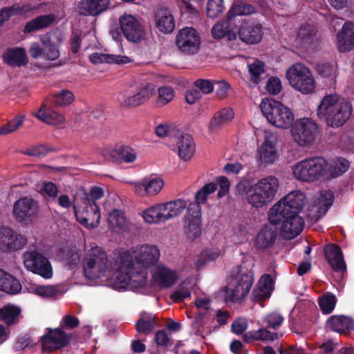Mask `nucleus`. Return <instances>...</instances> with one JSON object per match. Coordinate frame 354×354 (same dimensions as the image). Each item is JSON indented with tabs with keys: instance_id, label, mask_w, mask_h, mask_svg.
Returning <instances> with one entry per match:
<instances>
[{
	"instance_id": "nucleus-1",
	"label": "nucleus",
	"mask_w": 354,
	"mask_h": 354,
	"mask_svg": "<svg viewBox=\"0 0 354 354\" xmlns=\"http://www.w3.org/2000/svg\"><path fill=\"white\" fill-rule=\"evenodd\" d=\"M160 251L156 245H144L134 252V257L128 252L120 255L117 280L122 284L142 288L147 284V269L158 261Z\"/></svg>"
},
{
	"instance_id": "nucleus-2",
	"label": "nucleus",
	"mask_w": 354,
	"mask_h": 354,
	"mask_svg": "<svg viewBox=\"0 0 354 354\" xmlns=\"http://www.w3.org/2000/svg\"><path fill=\"white\" fill-rule=\"evenodd\" d=\"M353 106L350 102L339 99L336 94L326 95L321 100L317 115L328 127L337 128L343 126L350 118Z\"/></svg>"
},
{
	"instance_id": "nucleus-3",
	"label": "nucleus",
	"mask_w": 354,
	"mask_h": 354,
	"mask_svg": "<svg viewBox=\"0 0 354 354\" xmlns=\"http://www.w3.org/2000/svg\"><path fill=\"white\" fill-rule=\"evenodd\" d=\"M104 190L102 187H93L89 192L85 191L81 194V203L83 211L78 210L77 205H73L74 214L77 221L88 229L96 227L100 221V207L96 201L102 198Z\"/></svg>"
},
{
	"instance_id": "nucleus-4",
	"label": "nucleus",
	"mask_w": 354,
	"mask_h": 354,
	"mask_svg": "<svg viewBox=\"0 0 354 354\" xmlns=\"http://www.w3.org/2000/svg\"><path fill=\"white\" fill-rule=\"evenodd\" d=\"M279 180L272 176L259 179L246 193L248 204L257 209L268 205L275 198L279 189Z\"/></svg>"
},
{
	"instance_id": "nucleus-5",
	"label": "nucleus",
	"mask_w": 354,
	"mask_h": 354,
	"mask_svg": "<svg viewBox=\"0 0 354 354\" xmlns=\"http://www.w3.org/2000/svg\"><path fill=\"white\" fill-rule=\"evenodd\" d=\"M229 287L224 288L226 301L236 303L248 295L253 284L252 272L243 266H238L231 272Z\"/></svg>"
},
{
	"instance_id": "nucleus-6",
	"label": "nucleus",
	"mask_w": 354,
	"mask_h": 354,
	"mask_svg": "<svg viewBox=\"0 0 354 354\" xmlns=\"http://www.w3.org/2000/svg\"><path fill=\"white\" fill-rule=\"evenodd\" d=\"M305 195L299 190L288 194L270 209L268 220L270 224H276L286 214H299L305 205Z\"/></svg>"
},
{
	"instance_id": "nucleus-7",
	"label": "nucleus",
	"mask_w": 354,
	"mask_h": 354,
	"mask_svg": "<svg viewBox=\"0 0 354 354\" xmlns=\"http://www.w3.org/2000/svg\"><path fill=\"white\" fill-rule=\"evenodd\" d=\"M260 108L268 121L276 127L286 129L293 123L294 115L292 111L279 101L263 100Z\"/></svg>"
},
{
	"instance_id": "nucleus-8",
	"label": "nucleus",
	"mask_w": 354,
	"mask_h": 354,
	"mask_svg": "<svg viewBox=\"0 0 354 354\" xmlns=\"http://www.w3.org/2000/svg\"><path fill=\"white\" fill-rule=\"evenodd\" d=\"M327 167L328 163L324 158L316 156L297 162L292 167V173L296 179L313 182L326 174Z\"/></svg>"
},
{
	"instance_id": "nucleus-9",
	"label": "nucleus",
	"mask_w": 354,
	"mask_h": 354,
	"mask_svg": "<svg viewBox=\"0 0 354 354\" xmlns=\"http://www.w3.org/2000/svg\"><path fill=\"white\" fill-rule=\"evenodd\" d=\"M286 77L290 86L303 94L313 93L315 82L308 68L301 64H295L286 71Z\"/></svg>"
},
{
	"instance_id": "nucleus-10",
	"label": "nucleus",
	"mask_w": 354,
	"mask_h": 354,
	"mask_svg": "<svg viewBox=\"0 0 354 354\" xmlns=\"http://www.w3.org/2000/svg\"><path fill=\"white\" fill-rule=\"evenodd\" d=\"M108 268L105 252L99 247L92 248L84 258V272L86 278L95 279L104 275Z\"/></svg>"
},
{
	"instance_id": "nucleus-11",
	"label": "nucleus",
	"mask_w": 354,
	"mask_h": 354,
	"mask_svg": "<svg viewBox=\"0 0 354 354\" xmlns=\"http://www.w3.org/2000/svg\"><path fill=\"white\" fill-rule=\"evenodd\" d=\"M319 133L318 124L311 118H303L297 120L291 129L293 140L301 147L311 145Z\"/></svg>"
},
{
	"instance_id": "nucleus-12",
	"label": "nucleus",
	"mask_w": 354,
	"mask_h": 354,
	"mask_svg": "<svg viewBox=\"0 0 354 354\" xmlns=\"http://www.w3.org/2000/svg\"><path fill=\"white\" fill-rule=\"evenodd\" d=\"M24 264L28 270L45 279H50L53 276V268L49 260L38 251L25 253Z\"/></svg>"
},
{
	"instance_id": "nucleus-13",
	"label": "nucleus",
	"mask_w": 354,
	"mask_h": 354,
	"mask_svg": "<svg viewBox=\"0 0 354 354\" xmlns=\"http://www.w3.org/2000/svg\"><path fill=\"white\" fill-rule=\"evenodd\" d=\"M176 44L185 54H196L201 45L199 33L192 27H185L178 31L176 37Z\"/></svg>"
},
{
	"instance_id": "nucleus-14",
	"label": "nucleus",
	"mask_w": 354,
	"mask_h": 354,
	"mask_svg": "<svg viewBox=\"0 0 354 354\" xmlns=\"http://www.w3.org/2000/svg\"><path fill=\"white\" fill-rule=\"evenodd\" d=\"M120 30L129 41L140 43L144 39L145 30L140 21L132 15L124 14L119 19Z\"/></svg>"
},
{
	"instance_id": "nucleus-15",
	"label": "nucleus",
	"mask_w": 354,
	"mask_h": 354,
	"mask_svg": "<svg viewBox=\"0 0 354 354\" xmlns=\"http://www.w3.org/2000/svg\"><path fill=\"white\" fill-rule=\"evenodd\" d=\"M187 225L185 233L187 237L194 241L201 235V207L191 202L187 207Z\"/></svg>"
},
{
	"instance_id": "nucleus-16",
	"label": "nucleus",
	"mask_w": 354,
	"mask_h": 354,
	"mask_svg": "<svg viewBox=\"0 0 354 354\" xmlns=\"http://www.w3.org/2000/svg\"><path fill=\"white\" fill-rule=\"evenodd\" d=\"M40 341L43 351L51 353L67 346L69 337L60 328L49 329Z\"/></svg>"
},
{
	"instance_id": "nucleus-17",
	"label": "nucleus",
	"mask_w": 354,
	"mask_h": 354,
	"mask_svg": "<svg viewBox=\"0 0 354 354\" xmlns=\"http://www.w3.org/2000/svg\"><path fill=\"white\" fill-rule=\"evenodd\" d=\"M273 225H281L279 227L284 236L288 239H293L299 235L303 230L304 225V219L299 214H290L284 215L279 222Z\"/></svg>"
},
{
	"instance_id": "nucleus-18",
	"label": "nucleus",
	"mask_w": 354,
	"mask_h": 354,
	"mask_svg": "<svg viewBox=\"0 0 354 354\" xmlns=\"http://www.w3.org/2000/svg\"><path fill=\"white\" fill-rule=\"evenodd\" d=\"M37 211V202L26 196L17 200L13 207V214L19 222L30 221Z\"/></svg>"
},
{
	"instance_id": "nucleus-19",
	"label": "nucleus",
	"mask_w": 354,
	"mask_h": 354,
	"mask_svg": "<svg viewBox=\"0 0 354 354\" xmlns=\"http://www.w3.org/2000/svg\"><path fill=\"white\" fill-rule=\"evenodd\" d=\"M102 154L107 160L116 163H131L136 159L135 150L127 145H121L113 149H105L103 150Z\"/></svg>"
},
{
	"instance_id": "nucleus-20",
	"label": "nucleus",
	"mask_w": 354,
	"mask_h": 354,
	"mask_svg": "<svg viewBox=\"0 0 354 354\" xmlns=\"http://www.w3.org/2000/svg\"><path fill=\"white\" fill-rule=\"evenodd\" d=\"M324 257L335 272H345L346 263L341 248L337 244H328L324 249Z\"/></svg>"
},
{
	"instance_id": "nucleus-21",
	"label": "nucleus",
	"mask_w": 354,
	"mask_h": 354,
	"mask_svg": "<svg viewBox=\"0 0 354 354\" xmlns=\"http://www.w3.org/2000/svg\"><path fill=\"white\" fill-rule=\"evenodd\" d=\"M263 37V28L259 24L245 22L239 28V37L248 44H256Z\"/></svg>"
},
{
	"instance_id": "nucleus-22",
	"label": "nucleus",
	"mask_w": 354,
	"mask_h": 354,
	"mask_svg": "<svg viewBox=\"0 0 354 354\" xmlns=\"http://www.w3.org/2000/svg\"><path fill=\"white\" fill-rule=\"evenodd\" d=\"M296 39L302 48L309 49L318 41L317 28L309 24H302L297 31Z\"/></svg>"
},
{
	"instance_id": "nucleus-23",
	"label": "nucleus",
	"mask_w": 354,
	"mask_h": 354,
	"mask_svg": "<svg viewBox=\"0 0 354 354\" xmlns=\"http://www.w3.org/2000/svg\"><path fill=\"white\" fill-rule=\"evenodd\" d=\"M156 26L164 34L171 33L175 28V21L170 10L165 7L158 8L155 10Z\"/></svg>"
},
{
	"instance_id": "nucleus-24",
	"label": "nucleus",
	"mask_w": 354,
	"mask_h": 354,
	"mask_svg": "<svg viewBox=\"0 0 354 354\" xmlns=\"http://www.w3.org/2000/svg\"><path fill=\"white\" fill-rule=\"evenodd\" d=\"M1 241L9 250L21 249L26 244V238L17 234L12 229L3 227L0 231Z\"/></svg>"
},
{
	"instance_id": "nucleus-25",
	"label": "nucleus",
	"mask_w": 354,
	"mask_h": 354,
	"mask_svg": "<svg viewBox=\"0 0 354 354\" xmlns=\"http://www.w3.org/2000/svg\"><path fill=\"white\" fill-rule=\"evenodd\" d=\"M110 0H81L78 4L80 14L84 16H96L105 11Z\"/></svg>"
},
{
	"instance_id": "nucleus-26",
	"label": "nucleus",
	"mask_w": 354,
	"mask_h": 354,
	"mask_svg": "<svg viewBox=\"0 0 354 354\" xmlns=\"http://www.w3.org/2000/svg\"><path fill=\"white\" fill-rule=\"evenodd\" d=\"M326 327L330 330L346 334L354 330V320L345 315H333L326 321Z\"/></svg>"
},
{
	"instance_id": "nucleus-27",
	"label": "nucleus",
	"mask_w": 354,
	"mask_h": 354,
	"mask_svg": "<svg viewBox=\"0 0 354 354\" xmlns=\"http://www.w3.org/2000/svg\"><path fill=\"white\" fill-rule=\"evenodd\" d=\"M338 49L348 52L354 48V24L345 23L337 35Z\"/></svg>"
},
{
	"instance_id": "nucleus-28",
	"label": "nucleus",
	"mask_w": 354,
	"mask_h": 354,
	"mask_svg": "<svg viewBox=\"0 0 354 354\" xmlns=\"http://www.w3.org/2000/svg\"><path fill=\"white\" fill-rule=\"evenodd\" d=\"M3 62L11 66H24L28 63V58L24 48H8L3 54Z\"/></svg>"
},
{
	"instance_id": "nucleus-29",
	"label": "nucleus",
	"mask_w": 354,
	"mask_h": 354,
	"mask_svg": "<svg viewBox=\"0 0 354 354\" xmlns=\"http://www.w3.org/2000/svg\"><path fill=\"white\" fill-rule=\"evenodd\" d=\"M52 106H53L49 104L48 100H45L35 114V117L41 121L51 125L62 123L64 120V117L53 110Z\"/></svg>"
},
{
	"instance_id": "nucleus-30",
	"label": "nucleus",
	"mask_w": 354,
	"mask_h": 354,
	"mask_svg": "<svg viewBox=\"0 0 354 354\" xmlns=\"http://www.w3.org/2000/svg\"><path fill=\"white\" fill-rule=\"evenodd\" d=\"M177 273L165 266H158L153 274V279L156 284L161 288H170L177 280Z\"/></svg>"
},
{
	"instance_id": "nucleus-31",
	"label": "nucleus",
	"mask_w": 354,
	"mask_h": 354,
	"mask_svg": "<svg viewBox=\"0 0 354 354\" xmlns=\"http://www.w3.org/2000/svg\"><path fill=\"white\" fill-rule=\"evenodd\" d=\"M274 281L270 274L262 275L258 282V287L253 292V297L255 300L263 301L268 299L273 290Z\"/></svg>"
},
{
	"instance_id": "nucleus-32",
	"label": "nucleus",
	"mask_w": 354,
	"mask_h": 354,
	"mask_svg": "<svg viewBox=\"0 0 354 354\" xmlns=\"http://www.w3.org/2000/svg\"><path fill=\"white\" fill-rule=\"evenodd\" d=\"M179 157L187 161L195 152V145L192 136L189 133L182 134L176 142Z\"/></svg>"
},
{
	"instance_id": "nucleus-33",
	"label": "nucleus",
	"mask_w": 354,
	"mask_h": 354,
	"mask_svg": "<svg viewBox=\"0 0 354 354\" xmlns=\"http://www.w3.org/2000/svg\"><path fill=\"white\" fill-rule=\"evenodd\" d=\"M55 21V15L47 14L39 15L28 21L24 28V33H31L49 27Z\"/></svg>"
},
{
	"instance_id": "nucleus-34",
	"label": "nucleus",
	"mask_w": 354,
	"mask_h": 354,
	"mask_svg": "<svg viewBox=\"0 0 354 354\" xmlns=\"http://www.w3.org/2000/svg\"><path fill=\"white\" fill-rule=\"evenodd\" d=\"M258 158L261 165H271L277 158L275 145L270 140H265L257 151Z\"/></svg>"
},
{
	"instance_id": "nucleus-35",
	"label": "nucleus",
	"mask_w": 354,
	"mask_h": 354,
	"mask_svg": "<svg viewBox=\"0 0 354 354\" xmlns=\"http://www.w3.org/2000/svg\"><path fill=\"white\" fill-rule=\"evenodd\" d=\"M21 290V285L18 279L10 274L0 269V290L10 295H16Z\"/></svg>"
},
{
	"instance_id": "nucleus-36",
	"label": "nucleus",
	"mask_w": 354,
	"mask_h": 354,
	"mask_svg": "<svg viewBox=\"0 0 354 354\" xmlns=\"http://www.w3.org/2000/svg\"><path fill=\"white\" fill-rule=\"evenodd\" d=\"M276 237V230H273L269 226H265L256 236V248L259 250H264L272 247Z\"/></svg>"
},
{
	"instance_id": "nucleus-37",
	"label": "nucleus",
	"mask_w": 354,
	"mask_h": 354,
	"mask_svg": "<svg viewBox=\"0 0 354 354\" xmlns=\"http://www.w3.org/2000/svg\"><path fill=\"white\" fill-rule=\"evenodd\" d=\"M164 186V181L160 177L144 178L141 183L136 186V190L144 189L145 192L150 196L158 194Z\"/></svg>"
},
{
	"instance_id": "nucleus-38",
	"label": "nucleus",
	"mask_w": 354,
	"mask_h": 354,
	"mask_svg": "<svg viewBox=\"0 0 354 354\" xmlns=\"http://www.w3.org/2000/svg\"><path fill=\"white\" fill-rule=\"evenodd\" d=\"M156 325V317L153 315L142 313L135 326L137 332L147 335L153 330Z\"/></svg>"
},
{
	"instance_id": "nucleus-39",
	"label": "nucleus",
	"mask_w": 354,
	"mask_h": 354,
	"mask_svg": "<svg viewBox=\"0 0 354 354\" xmlns=\"http://www.w3.org/2000/svg\"><path fill=\"white\" fill-rule=\"evenodd\" d=\"M161 210H164L163 204L158 203L143 210L141 215L145 221L149 224H160L165 218L161 213Z\"/></svg>"
},
{
	"instance_id": "nucleus-40",
	"label": "nucleus",
	"mask_w": 354,
	"mask_h": 354,
	"mask_svg": "<svg viewBox=\"0 0 354 354\" xmlns=\"http://www.w3.org/2000/svg\"><path fill=\"white\" fill-rule=\"evenodd\" d=\"M234 118L233 110L230 108H224L216 112L212 118L209 129L210 131H217L223 124L230 121Z\"/></svg>"
},
{
	"instance_id": "nucleus-41",
	"label": "nucleus",
	"mask_w": 354,
	"mask_h": 354,
	"mask_svg": "<svg viewBox=\"0 0 354 354\" xmlns=\"http://www.w3.org/2000/svg\"><path fill=\"white\" fill-rule=\"evenodd\" d=\"M75 100L73 93L67 90L62 89L60 92L54 94L48 100L49 104H52L54 107H66L70 105Z\"/></svg>"
},
{
	"instance_id": "nucleus-42",
	"label": "nucleus",
	"mask_w": 354,
	"mask_h": 354,
	"mask_svg": "<svg viewBox=\"0 0 354 354\" xmlns=\"http://www.w3.org/2000/svg\"><path fill=\"white\" fill-rule=\"evenodd\" d=\"M278 339L277 333L268 331L266 328H260L258 330H252L243 335V340L247 343L258 340L274 341Z\"/></svg>"
},
{
	"instance_id": "nucleus-43",
	"label": "nucleus",
	"mask_w": 354,
	"mask_h": 354,
	"mask_svg": "<svg viewBox=\"0 0 354 354\" xmlns=\"http://www.w3.org/2000/svg\"><path fill=\"white\" fill-rule=\"evenodd\" d=\"M21 313L19 307L12 305L5 306L0 308V320L10 326L18 322V317Z\"/></svg>"
},
{
	"instance_id": "nucleus-44",
	"label": "nucleus",
	"mask_w": 354,
	"mask_h": 354,
	"mask_svg": "<svg viewBox=\"0 0 354 354\" xmlns=\"http://www.w3.org/2000/svg\"><path fill=\"white\" fill-rule=\"evenodd\" d=\"M118 100L120 106L125 108L137 107L142 104L134 87L130 90H126L121 94V97Z\"/></svg>"
},
{
	"instance_id": "nucleus-45",
	"label": "nucleus",
	"mask_w": 354,
	"mask_h": 354,
	"mask_svg": "<svg viewBox=\"0 0 354 354\" xmlns=\"http://www.w3.org/2000/svg\"><path fill=\"white\" fill-rule=\"evenodd\" d=\"M165 209H168V217L174 218L180 214L188 207L187 202L178 198L169 202L162 203Z\"/></svg>"
},
{
	"instance_id": "nucleus-46",
	"label": "nucleus",
	"mask_w": 354,
	"mask_h": 354,
	"mask_svg": "<svg viewBox=\"0 0 354 354\" xmlns=\"http://www.w3.org/2000/svg\"><path fill=\"white\" fill-rule=\"evenodd\" d=\"M337 303L336 297L331 292L324 293L318 299L319 308L323 314L328 315L333 312Z\"/></svg>"
},
{
	"instance_id": "nucleus-47",
	"label": "nucleus",
	"mask_w": 354,
	"mask_h": 354,
	"mask_svg": "<svg viewBox=\"0 0 354 354\" xmlns=\"http://www.w3.org/2000/svg\"><path fill=\"white\" fill-rule=\"evenodd\" d=\"M134 88L142 104L148 101L155 94V86L153 84L147 82L140 83L136 84Z\"/></svg>"
},
{
	"instance_id": "nucleus-48",
	"label": "nucleus",
	"mask_w": 354,
	"mask_h": 354,
	"mask_svg": "<svg viewBox=\"0 0 354 354\" xmlns=\"http://www.w3.org/2000/svg\"><path fill=\"white\" fill-rule=\"evenodd\" d=\"M256 12L255 7L250 4H234L227 12L228 20H231L236 16L248 15Z\"/></svg>"
},
{
	"instance_id": "nucleus-49",
	"label": "nucleus",
	"mask_w": 354,
	"mask_h": 354,
	"mask_svg": "<svg viewBox=\"0 0 354 354\" xmlns=\"http://www.w3.org/2000/svg\"><path fill=\"white\" fill-rule=\"evenodd\" d=\"M248 72L250 80L255 84H259L261 80V75L265 73L264 62L255 59L253 63L248 64Z\"/></svg>"
},
{
	"instance_id": "nucleus-50",
	"label": "nucleus",
	"mask_w": 354,
	"mask_h": 354,
	"mask_svg": "<svg viewBox=\"0 0 354 354\" xmlns=\"http://www.w3.org/2000/svg\"><path fill=\"white\" fill-rule=\"evenodd\" d=\"M228 21L216 23L212 29V35L214 39H222L227 36L229 40L236 38L235 34H230L228 29Z\"/></svg>"
},
{
	"instance_id": "nucleus-51",
	"label": "nucleus",
	"mask_w": 354,
	"mask_h": 354,
	"mask_svg": "<svg viewBox=\"0 0 354 354\" xmlns=\"http://www.w3.org/2000/svg\"><path fill=\"white\" fill-rule=\"evenodd\" d=\"M158 97L156 101L157 107H162L170 102L175 96V92L170 86H161L158 90Z\"/></svg>"
},
{
	"instance_id": "nucleus-52",
	"label": "nucleus",
	"mask_w": 354,
	"mask_h": 354,
	"mask_svg": "<svg viewBox=\"0 0 354 354\" xmlns=\"http://www.w3.org/2000/svg\"><path fill=\"white\" fill-rule=\"evenodd\" d=\"M217 189V184L215 183H207L195 194V204L201 206L206 202L208 195L214 193Z\"/></svg>"
},
{
	"instance_id": "nucleus-53",
	"label": "nucleus",
	"mask_w": 354,
	"mask_h": 354,
	"mask_svg": "<svg viewBox=\"0 0 354 354\" xmlns=\"http://www.w3.org/2000/svg\"><path fill=\"white\" fill-rule=\"evenodd\" d=\"M225 10L223 0H208L207 4V16L214 19L221 15Z\"/></svg>"
},
{
	"instance_id": "nucleus-54",
	"label": "nucleus",
	"mask_w": 354,
	"mask_h": 354,
	"mask_svg": "<svg viewBox=\"0 0 354 354\" xmlns=\"http://www.w3.org/2000/svg\"><path fill=\"white\" fill-rule=\"evenodd\" d=\"M348 168L349 162L345 158H339L334 161L329 170L333 177H337L346 172Z\"/></svg>"
},
{
	"instance_id": "nucleus-55",
	"label": "nucleus",
	"mask_w": 354,
	"mask_h": 354,
	"mask_svg": "<svg viewBox=\"0 0 354 354\" xmlns=\"http://www.w3.org/2000/svg\"><path fill=\"white\" fill-rule=\"evenodd\" d=\"M24 119L23 115H17L14 119L8 121L0 127V134L6 135L17 130L22 125Z\"/></svg>"
},
{
	"instance_id": "nucleus-56",
	"label": "nucleus",
	"mask_w": 354,
	"mask_h": 354,
	"mask_svg": "<svg viewBox=\"0 0 354 354\" xmlns=\"http://www.w3.org/2000/svg\"><path fill=\"white\" fill-rule=\"evenodd\" d=\"M283 320L284 318L281 314L277 312H272L265 317L263 322L266 324L267 328L277 330L281 326Z\"/></svg>"
},
{
	"instance_id": "nucleus-57",
	"label": "nucleus",
	"mask_w": 354,
	"mask_h": 354,
	"mask_svg": "<svg viewBox=\"0 0 354 354\" xmlns=\"http://www.w3.org/2000/svg\"><path fill=\"white\" fill-rule=\"evenodd\" d=\"M108 222L113 227L122 228L125 224V218L118 209H113L109 214Z\"/></svg>"
},
{
	"instance_id": "nucleus-58",
	"label": "nucleus",
	"mask_w": 354,
	"mask_h": 354,
	"mask_svg": "<svg viewBox=\"0 0 354 354\" xmlns=\"http://www.w3.org/2000/svg\"><path fill=\"white\" fill-rule=\"evenodd\" d=\"M194 86L201 94H209L214 91V82L209 80L198 79L194 82Z\"/></svg>"
},
{
	"instance_id": "nucleus-59",
	"label": "nucleus",
	"mask_w": 354,
	"mask_h": 354,
	"mask_svg": "<svg viewBox=\"0 0 354 354\" xmlns=\"http://www.w3.org/2000/svg\"><path fill=\"white\" fill-rule=\"evenodd\" d=\"M59 292V290L53 286H39L35 289V294L44 297H53Z\"/></svg>"
},
{
	"instance_id": "nucleus-60",
	"label": "nucleus",
	"mask_w": 354,
	"mask_h": 354,
	"mask_svg": "<svg viewBox=\"0 0 354 354\" xmlns=\"http://www.w3.org/2000/svg\"><path fill=\"white\" fill-rule=\"evenodd\" d=\"M266 88L272 95L278 94L281 90L280 80L277 77H270L266 84Z\"/></svg>"
},
{
	"instance_id": "nucleus-61",
	"label": "nucleus",
	"mask_w": 354,
	"mask_h": 354,
	"mask_svg": "<svg viewBox=\"0 0 354 354\" xmlns=\"http://www.w3.org/2000/svg\"><path fill=\"white\" fill-rule=\"evenodd\" d=\"M41 193L44 196L55 198L58 193L56 185L52 182H44L41 189Z\"/></svg>"
},
{
	"instance_id": "nucleus-62",
	"label": "nucleus",
	"mask_w": 354,
	"mask_h": 354,
	"mask_svg": "<svg viewBox=\"0 0 354 354\" xmlns=\"http://www.w3.org/2000/svg\"><path fill=\"white\" fill-rule=\"evenodd\" d=\"M248 322L244 318L236 319L231 325L232 332L236 335L243 334L247 329Z\"/></svg>"
},
{
	"instance_id": "nucleus-63",
	"label": "nucleus",
	"mask_w": 354,
	"mask_h": 354,
	"mask_svg": "<svg viewBox=\"0 0 354 354\" xmlns=\"http://www.w3.org/2000/svg\"><path fill=\"white\" fill-rule=\"evenodd\" d=\"M81 33L79 31H73L70 37L71 51L73 54H77L81 46Z\"/></svg>"
},
{
	"instance_id": "nucleus-64",
	"label": "nucleus",
	"mask_w": 354,
	"mask_h": 354,
	"mask_svg": "<svg viewBox=\"0 0 354 354\" xmlns=\"http://www.w3.org/2000/svg\"><path fill=\"white\" fill-rule=\"evenodd\" d=\"M317 72L324 77H332L334 73V68L329 63L319 64L316 67Z\"/></svg>"
}]
</instances>
